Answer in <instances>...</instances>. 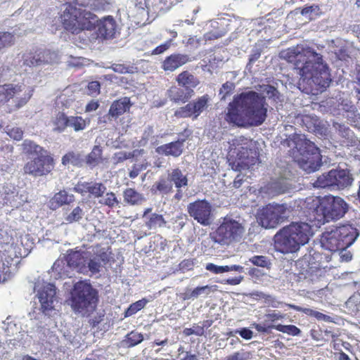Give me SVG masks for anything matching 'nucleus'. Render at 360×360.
<instances>
[{"instance_id": "nucleus-38", "label": "nucleus", "mask_w": 360, "mask_h": 360, "mask_svg": "<svg viewBox=\"0 0 360 360\" xmlns=\"http://www.w3.org/2000/svg\"><path fill=\"white\" fill-rule=\"evenodd\" d=\"M210 100V97L207 94H205L195 101H193L192 103L193 108L195 113V119H197L198 117L207 109L208 107V102Z\"/></svg>"}, {"instance_id": "nucleus-56", "label": "nucleus", "mask_w": 360, "mask_h": 360, "mask_svg": "<svg viewBox=\"0 0 360 360\" xmlns=\"http://www.w3.org/2000/svg\"><path fill=\"white\" fill-rule=\"evenodd\" d=\"M148 167L147 163H139V164H135L131 170L129 172V176L131 179H135L139 173L143 170H145Z\"/></svg>"}, {"instance_id": "nucleus-37", "label": "nucleus", "mask_w": 360, "mask_h": 360, "mask_svg": "<svg viewBox=\"0 0 360 360\" xmlns=\"http://www.w3.org/2000/svg\"><path fill=\"white\" fill-rule=\"evenodd\" d=\"M166 221L162 214L152 213L147 220H145V225L148 229H155L158 227H163L166 225Z\"/></svg>"}, {"instance_id": "nucleus-8", "label": "nucleus", "mask_w": 360, "mask_h": 360, "mask_svg": "<svg viewBox=\"0 0 360 360\" xmlns=\"http://www.w3.org/2000/svg\"><path fill=\"white\" fill-rule=\"evenodd\" d=\"M70 305L77 313L83 316L93 312L98 302V292L89 283L79 281L75 284L71 292Z\"/></svg>"}, {"instance_id": "nucleus-23", "label": "nucleus", "mask_w": 360, "mask_h": 360, "mask_svg": "<svg viewBox=\"0 0 360 360\" xmlns=\"http://www.w3.org/2000/svg\"><path fill=\"white\" fill-rule=\"evenodd\" d=\"M190 60L188 56L186 54L174 53L165 59L162 68L165 71L173 72Z\"/></svg>"}, {"instance_id": "nucleus-12", "label": "nucleus", "mask_w": 360, "mask_h": 360, "mask_svg": "<svg viewBox=\"0 0 360 360\" xmlns=\"http://www.w3.org/2000/svg\"><path fill=\"white\" fill-rule=\"evenodd\" d=\"M249 142L250 139L243 136L235 137L229 141L231 150H238L236 159L233 163L236 170L249 169L257 161V158L249 157Z\"/></svg>"}, {"instance_id": "nucleus-53", "label": "nucleus", "mask_w": 360, "mask_h": 360, "mask_svg": "<svg viewBox=\"0 0 360 360\" xmlns=\"http://www.w3.org/2000/svg\"><path fill=\"white\" fill-rule=\"evenodd\" d=\"M183 333L186 336H190L191 335H195L197 336H202L205 333V330L202 327H200L199 324H193V328H186L183 330Z\"/></svg>"}, {"instance_id": "nucleus-46", "label": "nucleus", "mask_w": 360, "mask_h": 360, "mask_svg": "<svg viewBox=\"0 0 360 360\" xmlns=\"http://www.w3.org/2000/svg\"><path fill=\"white\" fill-rule=\"evenodd\" d=\"M148 302V301L147 300L142 299L134 303H132L125 311L124 317H129L135 314L136 312L142 309L146 305Z\"/></svg>"}, {"instance_id": "nucleus-62", "label": "nucleus", "mask_w": 360, "mask_h": 360, "mask_svg": "<svg viewBox=\"0 0 360 360\" xmlns=\"http://www.w3.org/2000/svg\"><path fill=\"white\" fill-rule=\"evenodd\" d=\"M112 69L114 72H118L120 74H125L132 72V67L126 66L123 64H113L112 65Z\"/></svg>"}, {"instance_id": "nucleus-59", "label": "nucleus", "mask_w": 360, "mask_h": 360, "mask_svg": "<svg viewBox=\"0 0 360 360\" xmlns=\"http://www.w3.org/2000/svg\"><path fill=\"white\" fill-rule=\"evenodd\" d=\"M260 56L261 52L258 49L252 50L249 58V62L246 66V69L248 70V71H251L252 65L259 58Z\"/></svg>"}, {"instance_id": "nucleus-54", "label": "nucleus", "mask_w": 360, "mask_h": 360, "mask_svg": "<svg viewBox=\"0 0 360 360\" xmlns=\"http://www.w3.org/2000/svg\"><path fill=\"white\" fill-rule=\"evenodd\" d=\"M14 41V37L9 32L0 33V50L5 46H11Z\"/></svg>"}, {"instance_id": "nucleus-49", "label": "nucleus", "mask_w": 360, "mask_h": 360, "mask_svg": "<svg viewBox=\"0 0 360 360\" xmlns=\"http://www.w3.org/2000/svg\"><path fill=\"white\" fill-rule=\"evenodd\" d=\"M301 13L309 20H313L320 15L321 11L319 6L313 4L302 8Z\"/></svg>"}, {"instance_id": "nucleus-39", "label": "nucleus", "mask_w": 360, "mask_h": 360, "mask_svg": "<svg viewBox=\"0 0 360 360\" xmlns=\"http://www.w3.org/2000/svg\"><path fill=\"white\" fill-rule=\"evenodd\" d=\"M62 164L65 166L72 165L73 166L80 167L82 165V159L79 153L70 151L63 156Z\"/></svg>"}, {"instance_id": "nucleus-57", "label": "nucleus", "mask_w": 360, "mask_h": 360, "mask_svg": "<svg viewBox=\"0 0 360 360\" xmlns=\"http://www.w3.org/2000/svg\"><path fill=\"white\" fill-rule=\"evenodd\" d=\"M205 269L214 274L226 273V266H218L213 263L206 264Z\"/></svg>"}, {"instance_id": "nucleus-31", "label": "nucleus", "mask_w": 360, "mask_h": 360, "mask_svg": "<svg viewBox=\"0 0 360 360\" xmlns=\"http://www.w3.org/2000/svg\"><path fill=\"white\" fill-rule=\"evenodd\" d=\"M48 153L40 146L30 140H24V159L28 160Z\"/></svg>"}, {"instance_id": "nucleus-22", "label": "nucleus", "mask_w": 360, "mask_h": 360, "mask_svg": "<svg viewBox=\"0 0 360 360\" xmlns=\"http://www.w3.org/2000/svg\"><path fill=\"white\" fill-rule=\"evenodd\" d=\"M98 27L99 34L105 39H110L115 37L117 24L114 18L107 16L98 20L96 24Z\"/></svg>"}, {"instance_id": "nucleus-60", "label": "nucleus", "mask_w": 360, "mask_h": 360, "mask_svg": "<svg viewBox=\"0 0 360 360\" xmlns=\"http://www.w3.org/2000/svg\"><path fill=\"white\" fill-rule=\"evenodd\" d=\"M249 353L240 351L233 353L226 357V360H248L249 359Z\"/></svg>"}, {"instance_id": "nucleus-55", "label": "nucleus", "mask_w": 360, "mask_h": 360, "mask_svg": "<svg viewBox=\"0 0 360 360\" xmlns=\"http://www.w3.org/2000/svg\"><path fill=\"white\" fill-rule=\"evenodd\" d=\"M100 83L97 81H93L88 84L86 94L91 96H95L100 93Z\"/></svg>"}, {"instance_id": "nucleus-24", "label": "nucleus", "mask_w": 360, "mask_h": 360, "mask_svg": "<svg viewBox=\"0 0 360 360\" xmlns=\"http://www.w3.org/2000/svg\"><path fill=\"white\" fill-rule=\"evenodd\" d=\"M338 103V108L334 109L332 112L333 115H342L349 122L352 118H355V115L358 113L356 108L352 104V101L348 98H340Z\"/></svg>"}, {"instance_id": "nucleus-44", "label": "nucleus", "mask_w": 360, "mask_h": 360, "mask_svg": "<svg viewBox=\"0 0 360 360\" xmlns=\"http://www.w3.org/2000/svg\"><path fill=\"white\" fill-rule=\"evenodd\" d=\"M143 337L141 333L136 331H131L127 335L124 342L127 347H130L139 345L143 341Z\"/></svg>"}, {"instance_id": "nucleus-52", "label": "nucleus", "mask_w": 360, "mask_h": 360, "mask_svg": "<svg viewBox=\"0 0 360 360\" xmlns=\"http://www.w3.org/2000/svg\"><path fill=\"white\" fill-rule=\"evenodd\" d=\"M99 203L110 207H114L119 204V201L114 193L108 192L104 197L99 200Z\"/></svg>"}, {"instance_id": "nucleus-43", "label": "nucleus", "mask_w": 360, "mask_h": 360, "mask_svg": "<svg viewBox=\"0 0 360 360\" xmlns=\"http://www.w3.org/2000/svg\"><path fill=\"white\" fill-rule=\"evenodd\" d=\"M269 328L292 336H297L301 333L300 329L294 325L278 324L271 326Z\"/></svg>"}, {"instance_id": "nucleus-48", "label": "nucleus", "mask_w": 360, "mask_h": 360, "mask_svg": "<svg viewBox=\"0 0 360 360\" xmlns=\"http://www.w3.org/2000/svg\"><path fill=\"white\" fill-rule=\"evenodd\" d=\"M2 328L7 333V335H14L15 334L20 333L21 326H17V324L10 321V319H7L6 321L3 322Z\"/></svg>"}, {"instance_id": "nucleus-58", "label": "nucleus", "mask_w": 360, "mask_h": 360, "mask_svg": "<svg viewBox=\"0 0 360 360\" xmlns=\"http://www.w3.org/2000/svg\"><path fill=\"white\" fill-rule=\"evenodd\" d=\"M252 33L259 34L265 28L264 20L262 18L255 19L251 22Z\"/></svg>"}, {"instance_id": "nucleus-1", "label": "nucleus", "mask_w": 360, "mask_h": 360, "mask_svg": "<svg viewBox=\"0 0 360 360\" xmlns=\"http://www.w3.org/2000/svg\"><path fill=\"white\" fill-rule=\"evenodd\" d=\"M281 58L295 65L300 75L299 89L307 94L323 92L332 81L328 64L323 56L304 44L288 48L280 53Z\"/></svg>"}, {"instance_id": "nucleus-25", "label": "nucleus", "mask_w": 360, "mask_h": 360, "mask_svg": "<svg viewBox=\"0 0 360 360\" xmlns=\"http://www.w3.org/2000/svg\"><path fill=\"white\" fill-rule=\"evenodd\" d=\"M74 201L75 195L73 194H70L65 191H60L50 200L49 206L50 209L55 210L63 205H70Z\"/></svg>"}, {"instance_id": "nucleus-15", "label": "nucleus", "mask_w": 360, "mask_h": 360, "mask_svg": "<svg viewBox=\"0 0 360 360\" xmlns=\"http://www.w3.org/2000/svg\"><path fill=\"white\" fill-rule=\"evenodd\" d=\"M56 288L53 284L46 283L37 290V296L41 304V310L46 316H51L54 310L53 303L56 300Z\"/></svg>"}, {"instance_id": "nucleus-45", "label": "nucleus", "mask_w": 360, "mask_h": 360, "mask_svg": "<svg viewBox=\"0 0 360 360\" xmlns=\"http://www.w3.org/2000/svg\"><path fill=\"white\" fill-rule=\"evenodd\" d=\"M174 115L180 118L193 117L195 119V113L191 102L184 107L179 108L174 112Z\"/></svg>"}, {"instance_id": "nucleus-50", "label": "nucleus", "mask_w": 360, "mask_h": 360, "mask_svg": "<svg viewBox=\"0 0 360 360\" xmlns=\"http://www.w3.org/2000/svg\"><path fill=\"white\" fill-rule=\"evenodd\" d=\"M249 261L253 265L263 268H269L271 264V260L264 255H255L250 257Z\"/></svg>"}, {"instance_id": "nucleus-2", "label": "nucleus", "mask_w": 360, "mask_h": 360, "mask_svg": "<svg viewBox=\"0 0 360 360\" xmlns=\"http://www.w3.org/2000/svg\"><path fill=\"white\" fill-rule=\"evenodd\" d=\"M110 261L108 248L96 245L87 248L70 249L64 258H58L50 272L55 279L71 277L69 269H72L86 276L100 274Z\"/></svg>"}, {"instance_id": "nucleus-17", "label": "nucleus", "mask_w": 360, "mask_h": 360, "mask_svg": "<svg viewBox=\"0 0 360 360\" xmlns=\"http://www.w3.org/2000/svg\"><path fill=\"white\" fill-rule=\"evenodd\" d=\"M274 238L276 250L282 253H292L300 249L296 240L293 238L285 227L281 229L275 235Z\"/></svg>"}, {"instance_id": "nucleus-35", "label": "nucleus", "mask_w": 360, "mask_h": 360, "mask_svg": "<svg viewBox=\"0 0 360 360\" xmlns=\"http://www.w3.org/2000/svg\"><path fill=\"white\" fill-rule=\"evenodd\" d=\"M19 91L20 87L14 86L13 84L0 86V105L5 103Z\"/></svg>"}, {"instance_id": "nucleus-14", "label": "nucleus", "mask_w": 360, "mask_h": 360, "mask_svg": "<svg viewBox=\"0 0 360 360\" xmlns=\"http://www.w3.org/2000/svg\"><path fill=\"white\" fill-rule=\"evenodd\" d=\"M212 207L206 200H198L187 206L189 216L200 224L207 226L212 222Z\"/></svg>"}, {"instance_id": "nucleus-32", "label": "nucleus", "mask_w": 360, "mask_h": 360, "mask_svg": "<svg viewBox=\"0 0 360 360\" xmlns=\"http://www.w3.org/2000/svg\"><path fill=\"white\" fill-rule=\"evenodd\" d=\"M124 201L130 205H140L146 200L143 193H139L135 189L128 188L123 192Z\"/></svg>"}, {"instance_id": "nucleus-61", "label": "nucleus", "mask_w": 360, "mask_h": 360, "mask_svg": "<svg viewBox=\"0 0 360 360\" xmlns=\"http://www.w3.org/2000/svg\"><path fill=\"white\" fill-rule=\"evenodd\" d=\"M264 302L268 306H271L274 308H278L283 304V302L277 300L275 297L270 295H266L264 299Z\"/></svg>"}, {"instance_id": "nucleus-19", "label": "nucleus", "mask_w": 360, "mask_h": 360, "mask_svg": "<svg viewBox=\"0 0 360 360\" xmlns=\"http://www.w3.org/2000/svg\"><path fill=\"white\" fill-rule=\"evenodd\" d=\"M106 186L101 183L96 181L90 182H78L73 191L84 195L85 193H89V198H102L106 191Z\"/></svg>"}, {"instance_id": "nucleus-63", "label": "nucleus", "mask_w": 360, "mask_h": 360, "mask_svg": "<svg viewBox=\"0 0 360 360\" xmlns=\"http://www.w3.org/2000/svg\"><path fill=\"white\" fill-rule=\"evenodd\" d=\"M131 154L127 152H118L114 155L113 160L115 163L117 164L131 158Z\"/></svg>"}, {"instance_id": "nucleus-64", "label": "nucleus", "mask_w": 360, "mask_h": 360, "mask_svg": "<svg viewBox=\"0 0 360 360\" xmlns=\"http://www.w3.org/2000/svg\"><path fill=\"white\" fill-rule=\"evenodd\" d=\"M8 134L14 140L20 141L22 139V131L18 127L10 129Z\"/></svg>"}, {"instance_id": "nucleus-4", "label": "nucleus", "mask_w": 360, "mask_h": 360, "mask_svg": "<svg viewBox=\"0 0 360 360\" xmlns=\"http://www.w3.org/2000/svg\"><path fill=\"white\" fill-rule=\"evenodd\" d=\"M106 0H76L63 5L60 18L63 27L72 33L83 30H91L98 22V17L87 10H104L108 6Z\"/></svg>"}, {"instance_id": "nucleus-20", "label": "nucleus", "mask_w": 360, "mask_h": 360, "mask_svg": "<svg viewBox=\"0 0 360 360\" xmlns=\"http://www.w3.org/2000/svg\"><path fill=\"white\" fill-rule=\"evenodd\" d=\"M333 129L341 139L340 142L342 146L347 147L355 146L356 148L360 146V141L345 123L333 121Z\"/></svg>"}, {"instance_id": "nucleus-28", "label": "nucleus", "mask_w": 360, "mask_h": 360, "mask_svg": "<svg viewBox=\"0 0 360 360\" xmlns=\"http://www.w3.org/2000/svg\"><path fill=\"white\" fill-rule=\"evenodd\" d=\"M131 105V103L128 97L121 98L119 100L115 101L111 104L109 115L112 117L117 118L129 110Z\"/></svg>"}, {"instance_id": "nucleus-36", "label": "nucleus", "mask_w": 360, "mask_h": 360, "mask_svg": "<svg viewBox=\"0 0 360 360\" xmlns=\"http://www.w3.org/2000/svg\"><path fill=\"white\" fill-rule=\"evenodd\" d=\"M84 214L83 208L77 206L70 212H66L63 217L66 224H72L79 221L84 217Z\"/></svg>"}, {"instance_id": "nucleus-9", "label": "nucleus", "mask_w": 360, "mask_h": 360, "mask_svg": "<svg viewBox=\"0 0 360 360\" xmlns=\"http://www.w3.org/2000/svg\"><path fill=\"white\" fill-rule=\"evenodd\" d=\"M243 221L240 217H225L214 234V242L224 245L239 241L245 232Z\"/></svg>"}, {"instance_id": "nucleus-26", "label": "nucleus", "mask_w": 360, "mask_h": 360, "mask_svg": "<svg viewBox=\"0 0 360 360\" xmlns=\"http://www.w3.org/2000/svg\"><path fill=\"white\" fill-rule=\"evenodd\" d=\"M194 94L193 89L186 90L177 86H172L167 91V96L174 103H186Z\"/></svg>"}, {"instance_id": "nucleus-33", "label": "nucleus", "mask_w": 360, "mask_h": 360, "mask_svg": "<svg viewBox=\"0 0 360 360\" xmlns=\"http://www.w3.org/2000/svg\"><path fill=\"white\" fill-rule=\"evenodd\" d=\"M285 304L290 309H295L297 311L303 312L308 316H314L319 321H323L325 322H333V319L330 316L326 315L323 313H321L319 311L313 310L309 308H303L300 306H297V305L292 304Z\"/></svg>"}, {"instance_id": "nucleus-41", "label": "nucleus", "mask_w": 360, "mask_h": 360, "mask_svg": "<svg viewBox=\"0 0 360 360\" xmlns=\"http://www.w3.org/2000/svg\"><path fill=\"white\" fill-rule=\"evenodd\" d=\"M156 190L162 195H166L171 193L173 190V184L169 178H160L154 185Z\"/></svg>"}, {"instance_id": "nucleus-6", "label": "nucleus", "mask_w": 360, "mask_h": 360, "mask_svg": "<svg viewBox=\"0 0 360 360\" xmlns=\"http://www.w3.org/2000/svg\"><path fill=\"white\" fill-rule=\"evenodd\" d=\"M303 205L308 209L311 219L328 221L342 218L348 210V205L340 197L328 196L322 202L317 198H306Z\"/></svg>"}, {"instance_id": "nucleus-34", "label": "nucleus", "mask_w": 360, "mask_h": 360, "mask_svg": "<svg viewBox=\"0 0 360 360\" xmlns=\"http://www.w3.org/2000/svg\"><path fill=\"white\" fill-rule=\"evenodd\" d=\"M168 176L172 184H174L176 188H181L188 185V179L186 175L184 174L181 170L178 168L174 169L169 172L168 173Z\"/></svg>"}, {"instance_id": "nucleus-30", "label": "nucleus", "mask_w": 360, "mask_h": 360, "mask_svg": "<svg viewBox=\"0 0 360 360\" xmlns=\"http://www.w3.org/2000/svg\"><path fill=\"white\" fill-rule=\"evenodd\" d=\"M176 82L179 86L184 87L186 91L193 89L200 84L198 78L188 71L181 72L176 77Z\"/></svg>"}, {"instance_id": "nucleus-51", "label": "nucleus", "mask_w": 360, "mask_h": 360, "mask_svg": "<svg viewBox=\"0 0 360 360\" xmlns=\"http://www.w3.org/2000/svg\"><path fill=\"white\" fill-rule=\"evenodd\" d=\"M212 287L209 285H205L202 287H197L192 290L190 294L186 295L185 299H192L194 300L197 298L199 295L202 294L208 295L211 292Z\"/></svg>"}, {"instance_id": "nucleus-29", "label": "nucleus", "mask_w": 360, "mask_h": 360, "mask_svg": "<svg viewBox=\"0 0 360 360\" xmlns=\"http://www.w3.org/2000/svg\"><path fill=\"white\" fill-rule=\"evenodd\" d=\"M49 53V51H42L41 49L36 51L34 53H30L26 56L24 65L31 67L39 65L42 63H50L51 59L48 58Z\"/></svg>"}, {"instance_id": "nucleus-21", "label": "nucleus", "mask_w": 360, "mask_h": 360, "mask_svg": "<svg viewBox=\"0 0 360 360\" xmlns=\"http://www.w3.org/2000/svg\"><path fill=\"white\" fill-rule=\"evenodd\" d=\"M290 188V184L286 177H280L272 180L264 188L263 191L269 196H275L287 192Z\"/></svg>"}, {"instance_id": "nucleus-3", "label": "nucleus", "mask_w": 360, "mask_h": 360, "mask_svg": "<svg viewBox=\"0 0 360 360\" xmlns=\"http://www.w3.org/2000/svg\"><path fill=\"white\" fill-rule=\"evenodd\" d=\"M268 107L263 94L255 91H243L236 95L229 103L225 120L238 127H258L266 120Z\"/></svg>"}, {"instance_id": "nucleus-7", "label": "nucleus", "mask_w": 360, "mask_h": 360, "mask_svg": "<svg viewBox=\"0 0 360 360\" xmlns=\"http://www.w3.org/2000/svg\"><path fill=\"white\" fill-rule=\"evenodd\" d=\"M359 236L356 229L349 224L329 227L322 233L321 247L330 252L344 250Z\"/></svg>"}, {"instance_id": "nucleus-11", "label": "nucleus", "mask_w": 360, "mask_h": 360, "mask_svg": "<svg viewBox=\"0 0 360 360\" xmlns=\"http://www.w3.org/2000/svg\"><path fill=\"white\" fill-rule=\"evenodd\" d=\"M288 213L285 204H269L260 210L259 220L265 229H274L288 217Z\"/></svg>"}, {"instance_id": "nucleus-27", "label": "nucleus", "mask_w": 360, "mask_h": 360, "mask_svg": "<svg viewBox=\"0 0 360 360\" xmlns=\"http://www.w3.org/2000/svg\"><path fill=\"white\" fill-rule=\"evenodd\" d=\"M155 151L160 155L179 157L183 152V141H177L162 145L156 148Z\"/></svg>"}, {"instance_id": "nucleus-16", "label": "nucleus", "mask_w": 360, "mask_h": 360, "mask_svg": "<svg viewBox=\"0 0 360 360\" xmlns=\"http://www.w3.org/2000/svg\"><path fill=\"white\" fill-rule=\"evenodd\" d=\"M285 227L293 238L296 240V243L300 248L307 243L310 237L313 235L311 226L307 222H292Z\"/></svg>"}, {"instance_id": "nucleus-10", "label": "nucleus", "mask_w": 360, "mask_h": 360, "mask_svg": "<svg viewBox=\"0 0 360 360\" xmlns=\"http://www.w3.org/2000/svg\"><path fill=\"white\" fill-rule=\"evenodd\" d=\"M352 179L345 169H331L319 176L314 182L316 188H329L330 190L343 189L352 184Z\"/></svg>"}, {"instance_id": "nucleus-40", "label": "nucleus", "mask_w": 360, "mask_h": 360, "mask_svg": "<svg viewBox=\"0 0 360 360\" xmlns=\"http://www.w3.org/2000/svg\"><path fill=\"white\" fill-rule=\"evenodd\" d=\"M102 158V149L99 146H95L91 152L86 156V164L91 167L98 165Z\"/></svg>"}, {"instance_id": "nucleus-5", "label": "nucleus", "mask_w": 360, "mask_h": 360, "mask_svg": "<svg viewBox=\"0 0 360 360\" xmlns=\"http://www.w3.org/2000/svg\"><path fill=\"white\" fill-rule=\"evenodd\" d=\"M285 141L292 150L295 161L301 169L307 173H311L319 169L321 165L320 150L305 135L294 134Z\"/></svg>"}, {"instance_id": "nucleus-47", "label": "nucleus", "mask_w": 360, "mask_h": 360, "mask_svg": "<svg viewBox=\"0 0 360 360\" xmlns=\"http://www.w3.org/2000/svg\"><path fill=\"white\" fill-rule=\"evenodd\" d=\"M68 116L63 112H58L54 121L56 127L54 130L58 132H62L68 127Z\"/></svg>"}, {"instance_id": "nucleus-13", "label": "nucleus", "mask_w": 360, "mask_h": 360, "mask_svg": "<svg viewBox=\"0 0 360 360\" xmlns=\"http://www.w3.org/2000/svg\"><path fill=\"white\" fill-rule=\"evenodd\" d=\"M54 168L53 158L46 153L27 160L24 172L34 176H41L50 173Z\"/></svg>"}, {"instance_id": "nucleus-42", "label": "nucleus", "mask_w": 360, "mask_h": 360, "mask_svg": "<svg viewBox=\"0 0 360 360\" xmlns=\"http://www.w3.org/2000/svg\"><path fill=\"white\" fill-rule=\"evenodd\" d=\"M87 122L80 116H68V127L72 128L75 131L86 129Z\"/></svg>"}, {"instance_id": "nucleus-18", "label": "nucleus", "mask_w": 360, "mask_h": 360, "mask_svg": "<svg viewBox=\"0 0 360 360\" xmlns=\"http://www.w3.org/2000/svg\"><path fill=\"white\" fill-rule=\"evenodd\" d=\"M295 122L306 127L307 130L310 132L320 135H326L327 133V127L323 121L314 114L298 115L295 117Z\"/></svg>"}]
</instances>
